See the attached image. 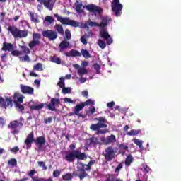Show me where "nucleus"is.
Listing matches in <instances>:
<instances>
[{"instance_id": "23", "label": "nucleus", "mask_w": 181, "mask_h": 181, "mask_svg": "<svg viewBox=\"0 0 181 181\" xmlns=\"http://www.w3.org/2000/svg\"><path fill=\"white\" fill-rule=\"evenodd\" d=\"M1 50H3V52H11V50H13V45L4 42L3 43V47L1 48Z\"/></svg>"}, {"instance_id": "5", "label": "nucleus", "mask_w": 181, "mask_h": 181, "mask_svg": "<svg viewBox=\"0 0 181 181\" xmlns=\"http://www.w3.org/2000/svg\"><path fill=\"white\" fill-rule=\"evenodd\" d=\"M7 30L11 33L14 39H23V37H28V30H19L15 25H10L8 27Z\"/></svg>"}, {"instance_id": "32", "label": "nucleus", "mask_w": 181, "mask_h": 181, "mask_svg": "<svg viewBox=\"0 0 181 181\" xmlns=\"http://www.w3.org/2000/svg\"><path fill=\"white\" fill-rule=\"evenodd\" d=\"M83 8V4L78 3L76 4V11L78 13H84V10L81 9Z\"/></svg>"}, {"instance_id": "62", "label": "nucleus", "mask_w": 181, "mask_h": 181, "mask_svg": "<svg viewBox=\"0 0 181 181\" xmlns=\"http://www.w3.org/2000/svg\"><path fill=\"white\" fill-rule=\"evenodd\" d=\"M143 168L146 173H149V171L151 170V168H149V166L146 164L143 165Z\"/></svg>"}, {"instance_id": "44", "label": "nucleus", "mask_w": 181, "mask_h": 181, "mask_svg": "<svg viewBox=\"0 0 181 181\" xmlns=\"http://www.w3.org/2000/svg\"><path fill=\"white\" fill-rule=\"evenodd\" d=\"M58 86L60 87V88H64L65 83H64V77H61L59 78V81L58 82Z\"/></svg>"}, {"instance_id": "46", "label": "nucleus", "mask_w": 181, "mask_h": 181, "mask_svg": "<svg viewBox=\"0 0 181 181\" xmlns=\"http://www.w3.org/2000/svg\"><path fill=\"white\" fill-rule=\"evenodd\" d=\"M65 37L66 40H70V39H71V33L70 32V30L66 29L65 30Z\"/></svg>"}, {"instance_id": "45", "label": "nucleus", "mask_w": 181, "mask_h": 181, "mask_svg": "<svg viewBox=\"0 0 181 181\" xmlns=\"http://www.w3.org/2000/svg\"><path fill=\"white\" fill-rule=\"evenodd\" d=\"M0 105L2 108H5L6 110V100L2 97H0Z\"/></svg>"}, {"instance_id": "37", "label": "nucleus", "mask_w": 181, "mask_h": 181, "mask_svg": "<svg viewBox=\"0 0 181 181\" xmlns=\"http://www.w3.org/2000/svg\"><path fill=\"white\" fill-rule=\"evenodd\" d=\"M133 161H134V157H132V156L129 155L127 156V158L125 160V165L127 166H129V165H131V163H132Z\"/></svg>"}, {"instance_id": "57", "label": "nucleus", "mask_w": 181, "mask_h": 181, "mask_svg": "<svg viewBox=\"0 0 181 181\" xmlns=\"http://www.w3.org/2000/svg\"><path fill=\"white\" fill-rule=\"evenodd\" d=\"M110 22V18L105 17L102 19V23H105V25H108V23Z\"/></svg>"}, {"instance_id": "55", "label": "nucleus", "mask_w": 181, "mask_h": 181, "mask_svg": "<svg viewBox=\"0 0 181 181\" xmlns=\"http://www.w3.org/2000/svg\"><path fill=\"white\" fill-rule=\"evenodd\" d=\"M93 67L97 74L100 73V69H101V66H100V64L96 63L93 65Z\"/></svg>"}, {"instance_id": "59", "label": "nucleus", "mask_w": 181, "mask_h": 181, "mask_svg": "<svg viewBox=\"0 0 181 181\" xmlns=\"http://www.w3.org/2000/svg\"><path fill=\"white\" fill-rule=\"evenodd\" d=\"M60 176V171L59 170H56L53 171V177H59Z\"/></svg>"}, {"instance_id": "28", "label": "nucleus", "mask_w": 181, "mask_h": 181, "mask_svg": "<svg viewBox=\"0 0 181 181\" xmlns=\"http://www.w3.org/2000/svg\"><path fill=\"white\" fill-rule=\"evenodd\" d=\"M80 53L81 56L84 57V59H90L91 57V54H90V52H88L87 49H82Z\"/></svg>"}, {"instance_id": "34", "label": "nucleus", "mask_w": 181, "mask_h": 181, "mask_svg": "<svg viewBox=\"0 0 181 181\" xmlns=\"http://www.w3.org/2000/svg\"><path fill=\"white\" fill-rule=\"evenodd\" d=\"M134 143L136 144V145L139 146L140 149H144V146H143L144 141H142L141 140H139L138 139H134Z\"/></svg>"}, {"instance_id": "48", "label": "nucleus", "mask_w": 181, "mask_h": 181, "mask_svg": "<svg viewBox=\"0 0 181 181\" xmlns=\"http://www.w3.org/2000/svg\"><path fill=\"white\" fill-rule=\"evenodd\" d=\"M42 35L40 33H34L33 34V40H39V39H41Z\"/></svg>"}, {"instance_id": "60", "label": "nucleus", "mask_w": 181, "mask_h": 181, "mask_svg": "<svg viewBox=\"0 0 181 181\" xmlns=\"http://www.w3.org/2000/svg\"><path fill=\"white\" fill-rule=\"evenodd\" d=\"M122 169V163H119L115 168V173H118Z\"/></svg>"}, {"instance_id": "20", "label": "nucleus", "mask_w": 181, "mask_h": 181, "mask_svg": "<svg viewBox=\"0 0 181 181\" xmlns=\"http://www.w3.org/2000/svg\"><path fill=\"white\" fill-rule=\"evenodd\" d=\"M69 46H70V42L67 40H63L60 42L58 46V49H59V53H64L65 49H69Z\"/></svg>"}, {"instance_id": "8", "label": "nucleus", "mask_w": 181, "mask_h": 181, "mask_svg": "<svg viewBox=\"0 0 181 181\" xmlns=\"http://www.w3.org/2000/svg\"><path fill=\"white\" fill-rule=\"evenodd\" d=\"M84 105L83 103L77 104L74 109L72 112L69 113V117H73L74 115H77L78 118H86V115L82 113H80V111H83L84 110Z\"/></svg>"}, {"instance_id": "40", "label": "nucleus", "mask_w": 181, "mask_h": 181, "mask_svg": "<svg viewBox=\"0 0 181 181\" xmlns=\"http://www.w3.org/2000/svg\"><path fill=\"white\" fill-rule=\"evenodd\" d=\"M6 107H13V100H12V98H7L6 101Z\"/></svg>"}, {"instance_id": "26", "label": "nucleus", "mask_w": 181, "mask_h": 181, "mask_svg": "<svg viewBox=\"0 0 181 181\" xmlns=\"http://www.w3.org/2000/svg\"><path fill=\"white\" fill-rule=\"evenodd\" d=\"M73 177H74V175L71 174V173H67L62 176V179L64 181H71L72 180Z\"/></svg>"}, {"instance_id": "6", "label": "nucleus", "mask_w": 181, "mask_h": 181, "mask_svg": "<svg viewBox=\"0 0 181 181\" xmlns=\"http://www.w3.org/2000/svg\"><path fill=\"white\" fill-rule=\"evenodd\" d=\"M54 17L57 18V21H58V22H61L62 25H68L73 28H78V26H80V23H78V22H76L74 20H70V18L67 17L63 18L59 14H54Z\"/></svg>"}, {"instance_id": "51", "label": "nucleus", "mask_w": 181, "mask_h": 181, "mask_svg": "<svg viewBox=\"0 0 181 181\" xmlns=\"http://www.w3.org/2000/svg\"><path fill=\"white\" fill-rule=\"evenodd\" d=\"M10 151L12 152V153H14V155H16L18 152H19V147L15 146L12 148H10Z\"/></svg>"}, {"instance_id": "31", "label": "nucleus", "mask_w": 181, "mask_h": 181, "mask_svg": "<svg viewBox=\"0 0 181 181\" xmlns=\"http://www.w3.org/2000/svg\"><path fill=\"white\" fill-rule=\"evenodd\" d=\"M50 60L52 62V63H56L57 64H62V59L59 57L53 56L50 57Z\"/></svg>"}, {"instance_id": "15", "label": "nucleus", "mask_w": 181, "mask_h": 181, "mask_svg": "<svg viewBox=\"0 0 181 181\" xmlns=\"http://www.w3.org/2000/svg\"><path fill=\"white\" fill-rule=\"evenodd\" d=\"M83 8L87 9L90 12L96 13H103V10L100 7L94 4H89L83 6Z\"/></svg>"}, {"instance_id": "54", "label": "nucleus", "mask_w": 181, "mask_h": 181, "mask_svg": "<svg viewBox=\"0 0 181 181\" xmlns=\"http://www.w3.org/2000/svg\"><path fill=\"white\" fill-rule=\"evenodd\" d=\"M22 49L23 53H25V54H29V53H30V49H29V48L25 46H23Z\"/></svg>"}, {"instance_id": "53", "label": "nucleus", "mask_w": 181, "mask_h": 181, "mask_svg": "<svg viewBox=\"0 0 181 181\" xmlns=\"http://www.w3.org/2000/svg\"><path fill=\"white\" fill-rule=\"evenodd\" d=\"M119 148L121 149L122 151H128V146L121 144L119 145Z\"/></svg>"}, {"instance_id": "25", "label": "nucleus", "mask_w": 181, "mask_h": 181, "mask_svg": "<svg viewBox=\"0 0 181 181\" xmlns=\"http://www.w3.org/2000/svg\"><path fill=\"white\" fill-rule=\"evenodd\" d=\"M45 107V103H41L39 105H33L30 106V111H39L40 110H42Z\"/></svg>"}, {"instance_id": "30", "label": "nucleus", "mask_w": 181, "mask_h": 181, "mask_svg": "<svg viewBox=\"0 0 181 181\" xmlns=\"http://www.w3.org/2000/svg\"><path fill=\"white\" fill-rule=\"evenodd\" d=\"M39 45H40V41L37 40H33L29 44H28V47H30V49H33V47H35V46H39Z\"/></svg>"}, {"instance_id": "39", "label": "nucleus", "mask_w": 181, "mask_h": 181, "mask_svg": "<svg viewBox=\"0 0 181 181\" xmlns=\"http://www.w3.org/2000/svg\"><path fill=\"white\" fill-rule=\"evenodd\" d=\"M82 104H83L84 107H87V105H94V104H95V102H94V100L91 99H88L85 102H82Z\"/></svg>"}, {"instance_id": "52", "label": "nucleus", "mask_w": 181, "mask_h": 181, "mask_svg": "<svg viewBox=\"0 0 181 181\" xmlns=\"http://www.w3.org/2000/svg\"><path fill=\"white\" fill-rule=\"evenodd\" d=\"M20 60L21 62H30V58L29 57V55H25L23 57H20Z\"/></svg>"}, {"instance_id": "3", "label": "nucleus", "mask_w": 181, "mask_h": 181, "mask_svg": "<svg viewBox=\"0 0 181 181\" xmlns=\"http://www.w3.org/2000/svg\"><path fill=\"white\" fill-rule=\"evenodd\" d=\"M93 165H95V160H90L87 165L79 163L80 167L78 168L77 170L78 174H75V176H78L80 180H83V179L88 176L86 170H91V166H93Z\"/></svg>"}, {"instance_id": "10", "label": "nucleus", "mask_w": 181, "mask_h": 181, "mask_svg": "<svg viewBox=\"0 0 181 181\" xmlns=\"http://www.w3.org/2000/svg\"><path fill=\"white\" fill-rule=\"evenodd\" d=\"M42 36L48 39L49 42H52L57 39L58 34H57V32L56 31H54L52 30H47L42 31Z\"/></svg>"}, {"instance_id": "9", "label": "nucleus", "mask_w": 181, "mask_h": 181, "mask_svg": "<svg viewBox=\"0 0 181 181\" xmlns=\"http://www.w3.org/2000/svg\"><path fill=\"white\" fill-rule=\"evenodd\" d=\"M103 156L107 162H111L114 158H115V150L112 146H109L105 148V153H103Z\"/></svg>"}, {"instance_id": "11", "label": "nucleus", "mask_w": 181, "mask_h": 181, "mask_svg": "<svg viewBox=\"0 0 181 181\" xmlns=\"http://www.w3.org/2000/svg\"><path fill=\"white\" fill-rule=\"evenodd\" d=\"M23 127V123L18 122V120H13L10 122L8 124V128L13 129L12 134H18V128H22Z\"/></svg>"}, {"instance_id": "49", "label": "nucleus", "mask_w": 181, "mask_h": 181, "mask_svg": "<svg viewBox=\"0 0 181 181\" xmlns=\"http://www.w3.org/2000/svg\"><path fill=\"white\" fill-rule=\"evenodd\" d=\"M62 91L63 94H69V93H71V88H70V87H68V88L64 87V88H62Z\"/></svg>"}, {"instance_id": "14", "label": "nucleus", "mask_w": 181, "mask_h": 181, "mask_svg": "<svg viewBox=\"0 0 181 181\" xmlns=\"http://www.w3.org/2000/svg\"><path fill=\"white\" fill-rule=\"evenodd\" d=\"M35 173H37L36 170H31L27 173V175L29 176V177H31L33 181H53V179L52 178L45 179L43 177H35Z\"/></svg>"}, {"instance_id": "22", "label": "nucleus", "mask_w": 181, "mask_h": 181, "mask_svg": "<svg viewBox=\"0 0 181 181\" xmlns=\"http://www.w3.org/2000/svg\"><path fill=\"white\" fill-rule=\"evenodd\" d=\"M54 1L52 0H45L44 6L49 9V11H53V8L54 6Z\"/></svg>"}, {"instance_id": "47", "label": "nucleus", "mask_w": 181, "mask_h": 181, "mask_svg": "<svg viewBox=\"0 0 181 181\" xmlns=\"http://www.w3.org/2000/svg\"><path fill=\"white\" fill-rule=\"evenodd\" d=\"M8 165H11V166H16L18 165V161H16V159L11 158L8 162Z\"/></svg>"}, {"instance_id": "1", "label": "nucleus", "mask_w": 181, "mask_h": 181, "mask_svg": "<svg viewBox=\"0 0 181 181\" xmlns=\"http://www.w3.org/2000/svg\"><path fill=\"white\" fill-rule=\"evenodd\" d=\"M33 142L36 146H38V149L42 151V148L46 145V137H45V136H40L35 139V133L31 132L28 134L25 140L24 141L26 148L30 149Z\"/></svg>"}, {"instance_id": "7", "label": "nucleus", "mask_w": 181, "mask_h": 181, "mask_svg": "<svg viewBox=\"0 0 181 181\" xmlns=\"http://www.w3.org/2000/svg\"><path fill=\"white\" fill-rule=\"evenodd\" d=\"M111 8L113 13L116 16H121L124 6L121 4V3L119 2V0H112V2L111 3Z\"/></svg>"}, {"instance_id": "17", "label": "nucleus", "mask_w": 181, "mask_h": 181, "mask_svg": "<svg viewBox=\"0 0 181 181\" xmlns=\"http://www.w3.org/2000/svg\"><path fill=\"white\" fill-rule=\"evenodd\" d=\"M128 129H129V126L125 125L123 131L124 132H127V135L129 136H136V135H139V134H141V129H132L129 132H128Z\"/></svg>"}, {"instance_id": "13", "label": "nucleus", "mask_w": 181, "mask_h": 181, "mask_svg": "<svg viewBox=\"0 0 181 181\" xmlns=\"http://www.w3.org/2000/svg\"><path fill=\"white\" fill-rule=\"evenodd\" d=\"M100 141L104 145H111V144H115V142H117V137L115 136V135L111 134L107 137H101Z\"/></svg>"}, {"instance_id": "36", "label": "nucleus", "mask_w": 181, "mask_h": 181, "mask_svg": "<svg viewBox=\"0 0 181 181\" xmlns=\"http://www.w3.org/2000/svg\"><path fill=\"white\" fill-rule=\"evenodd\" d=\"M87 73H88L87 69L83 67L79 68V69L78 70V74L79 76H84V74H87Z\"/></svg>"}, {"instance_id": "42", "label": "nucleus", "mask_w": 181, "mask_h": 181, "mask_svg": "<svg viewBox=\"0 0 181 181\" xmlns=\"http://www.w3.org/2000/svg\"><path fill=\"white\" fill-rule=\"evenodd\" d=\"M88 25L90 26V28H98V23L91 21V20L88 21Z\"/></svg>"}, {"instance_id": "63", "label": "nucleus", "mask_w": 181, "mask_h": 181, "mask_svg": "<svg viewBox=\"0 0 181 181\" xmlns=\"http://www.w3.org/2000/svg\"><path fill=\"white\" fill-rule=\"evenodd\" d=\"M114 105H115V102H114V101L107 103V107L108 108H112V107H114Z\"/></svg>"}, {"instance_id": "64", "label": "nucleus", "mask_w": 181, "mask_h": 181, "mask_svg": "<svg viewBox=\"0 0 181 181\" xmlns=\"http://www.w3.org/2000/svg\"><path fill=\"white\" fill-rule=\"evenodd\" d=\"M89 112L91 114V115H93V114L95 112V107H90Z\"/></svg>"}, {"instance_id": "24", "label": "nucleus", "mask_w": 181, "mask_h": 181, "mask_svg": "<svg viewBox=\"0 0 181 181\" xmlns=\"http://www.w3.org/2000/svg\"><path fill=\"white\" fill-rule=\"evenodd\" d=\"M87 145H98V139L97 137H91L87 139Z\"/></svg>"}, {"instance_id": "33", "label": "nucleus", "mask_w": 181, "mask_h": 181, "mask_svg": "<svg viewBox=\"0 0 181 181\" xmlns=\"http://www.w3.org/2000/svg\"><path fill=\"white\" fill-rule=\"evenodd\" d=\"M14 103L16 108V110H18V111L22 112L25 110V106H23V105H21V103H19L18 102H14Z\"/></svg>"}, {"instance_id": "38", "label": "nucleus", "mask_w": 181, "mask_h": 181, "mask_svg": "<svg viewBox=\"0 0 181 181\" xmlns=\"http://www.w3.org/2000/svg\"><path fill=\"white\" fill-rule=\"evenodd\" d=\"M34 70H37V71H43V67L42 65V63H37L34 66H33Z\"/></svg>"}, {"instance_id": "61", "label": "nucleus", "mask_w": 181, "mask_h": 181, "mask_svg": "<svg viewBox=\"0 0 181 181\" xmlns=\"http://www.w3.org/2000/svg\"><path fill=\"white\" fill-rule=\"evenodd\" d=\"M64 103H70L71 104H74V100H72L71 98H65L64 99Z\"/></svg>"}, {"instance_id": "2", "label": "nucleus", "mask_w": 181, "mask_h": 181, "mask_svg": "<svg viewBox=\"0 0 181 181\" xmlns=\"http://www.w3.org/2000/svg\"><path fill=\"white\" fill-rule=\"evenodd\" d=\"M93 121H98V122L90 124V129L91 131H95L96 135H103L104 134L108 133V129H107L108 120L105 117H95L93 119Z\"/></svg>"}, {"instance_id": "29", "label": "nucleus", "mask_w": 181, "mask_h": 181, "mask_svg": "<svg viewBox=\"0 0 181 181\" xmlns=\"http://www.w3.org/2000/svg\"><path fill=\"white\" fill-rule=\"evenodd\" d=\"M54 28L59 35H64V29H63V25L60 24H56Z\"/></svg>"}, {"instance_id": "16", "label": "nucleus", "mask_w": 181, "mask_h": 181, "mask_svg": "<svg viewBox=\"0 0 181 181\" xmlns=\"http://www.w3.org/2000/svg\"><path fill=\"white\" fill-rule=\"evenodd\" d=\"M100 30V37L102 39L106 40L107 45H111L113 42L111 35L107 32L105 30Z\"/></svg>"}, {"instance_id": "50", "label": "nucleus", "mask_w": 181, "mask_h": 181, "mask_svg": "<svg viewBox=\"0 0 181 181\" xmlns=\"http://www.w3.org/2000/svg\"><path fill=\"white\" fill-rule=\"evenodd\" d=\"M11 54H12V56L18 57V56H21V54H22V52H21V51H19V50H16V49L13 50V49H12Z\"/></svg>"}, {"instance_id": "43", "label": "nucleus", "mask_w": 181, "mask_h": 181, "mask_svg": "<svg viewBox=\"0 0 181 181\" xmlns=\"http://www.w3.org/2000/svg\"><path fill=\"white\" fill-rule=\"evenodd\" d=\"M38 166L42 168V170H47V166H46V163L45 161H38Z\"/></svg>"}, {"instance_id": "18", "label": "nucleus", "mask_w": 181, "mask_h": 181, "mask_svg": "<svg viewBox=\"0 0 181 181\" xmlns=\"http://www.w3.org/2000/svg\"><path fill=\"white\" fill-rule=\"evenodd\" d=\"M20 88L23 94H28V95H32V94H33L35 91V89H33V88L28 86L26 85H21Z\"/></svg>"}, {"instance_id": "41", "label": "nucleus", "mask_w": 181, "mask_h": 181, "mask_svg": "<svg viewBox=\"0 0 181 181\" xmlns=\"http://www.w3.org/2000/svg\"><path fill=\"white\" fill-rule=\"evenodd\" d=\"M98 45L100 49H105V47H107V44H105V42L103 41V40H98Z\"/></svg>"}, {"instance_id": "27", "label": "nucleus", "mask_w": 181, "mask_h": 181, "mask_svg": "<svg viewBox=\"0 0 181 181\" xmlns=\"http://www.w3.org/2000/svg\"><path fill=\"white\" fill-rule=\"evenodd\" d=\"M29 16L32 22H34V23H39L40 21H39V18H37V14L30 12Z\"/></svg>"}, {"instance_id": "12", "label": "nucleus", "mask_w": 181, "mask_h": 181, "mask_svg": "<svg viewBox=\"0 0 181 181\" xmlns=\"http://www.w3.org/2000/svg\"><path fill=\"white\" fill-rule=\"evenodd\" d=\"M59 104H60V99L59 98H52L49 104L47 105L46 108L50 111H57L56 105H59Z\"/></svg>"}, {"instance_id": "4", "label": "nucleus", "mask_w": 181, "mask_h": 181, "mask_svg": "<svg viewBox=\"0 0 181 181\" xmlns=\"http://www.w3.org/2000/svg\"><path fill=\"white\" fill-rule=\"evenodd\" d=\"M66 160V162L73 163L78 159V160H84V159H87V156L84 153H81L78 150H74L69 151L64 158Z\"/></svg>"}, {"instance_id": "19", "label": "nucleus", "mask_w": 181, "mask_h": 181, "mask_svg": "<svg viewBox=\"0 0 181 181\" xmlns=\"http://www.w3.org/2000/svg\"><path fill=\"white\" fill-rule=\"evenodd\" d=\"M91 37H93V31H91V30H87V33L81 37L80 41L81 43H83V45H86L87 43H88L87 40Z\"/></svg>"}, {"instance_id": "58", "label": "nucleus", "mask_w": 181, "mask_h": 181, "mask_svg": "<svg viewBox=\"0 0 181 181\" xmlns=\"http://www.w3.org/2000/svg\"><path fill=\"white\" fill-rule=\"evenodd\" d=\"M6 121L3 117H0V128L5 127Z\"/></svg>"}, {"instance_id": "21", "label": "nucleus", "mask_w": 181, "mask_h": 181, "mask_svg": "<svg viewBox=\"0 0 181 181\" xmlns=\"http://www.w3.org/2000/svg\"><path fill=\"white\" fill-rule=\"evenodd\" d=\"M66 57H81V53L76 49H71L69 52H64Z\"/></svg>"}, {"instance_id": "56", "label": "nucleus", "mask_w": 181, "mask_h": 181, "mask_svg": "<svg viewBox=\"0 0 181 181\" xmlns=\"http://www.w3.org/2000/svg\"><path fill=\"white\" fill-rule=\"evenodd\" d=\"M52 121H53V117H46L44 119L45 124H52Z\"/></svg>"}, {"instance_id": "35", "label": "nucleus", "mask_w": 181, "mask_h": 181, "mask_svg": "<svg viewBox=\"0 0 181 181\" xmlns=\"http://www.w3.org/2000/svg\"><path fill=\"white\" fill-rule=\"evenodd\" d=\"M45 22H47L48 25H52L54 22V18L50 16H47L45 18L44 23Z\"/></svg>"}]
</instances>
